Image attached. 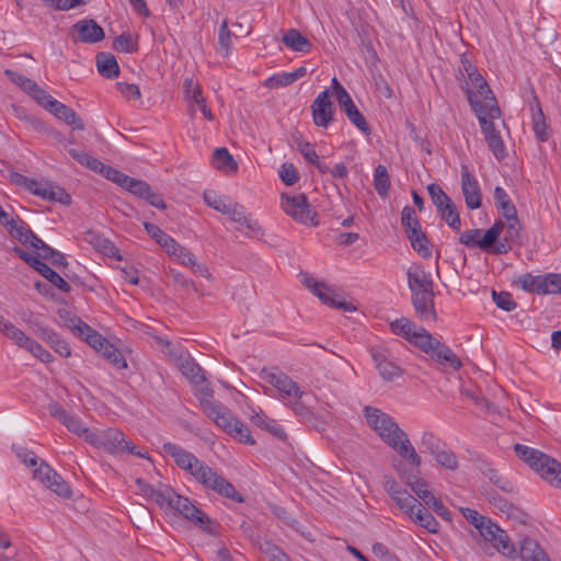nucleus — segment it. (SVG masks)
I'll return each instance as SVG.
<instances>
[{
  "mask_svg": "<svg viewBox=\"0 0 561 561\" xmlns=\"http://www.w3.org/2000/svg\"><path fill=\"white\" fill-rule=\"evenodd\" d=\"M514 450L518 458L535 470L542 479L561 489L560 462L538 449L522 444H515Z\"/></svg>",
  "mask_w": 561,
  "mask_h": 561,
  "instance_id": "f257e3e1",
  "label": "nucleus"
},
{
  "mask_svg": "<svg viewBox=\"0 0 561 561\" xmlns=\"http://www.w3.org/2000/svg\"><path fill=\"white\" fill-rule=\"evenodd\" d=\"M175 364L179 370L192 383L199 389H196V397L204 413L210 415V391L206 383V376L198 364L194 362L191 355L186 352H180L175 357Z\"/></svg>",
  "mask_w": 561,
  "mask_h": 561,
  "instance_id": "f03ea898",
  "label": "nucleus"
},
{
  "mask_svg": "<svg viewBox=\"0 0 561 561\" xmlns=\"http://www.w3.org/2000/svg\"><path fill=\"white\" fill-rule=\"evenodd\" d=\"M87 443L110 454L126 451L141 458L146 457L140 451L135 450V446L126 439L125 434L118 428L108 427L89 433L87 435Z\"/></svg>",
  "mask_w": 561,
  "mask_h": 561,
  "instance_id": "7ed1b4c3",
  "label": "nucleus"
},
{
  "mask_svg": "<svg viewBox=\"0 0 561 561\" xmlns=\"http://www.w3.org/2000/svg\"><path fill=\"white\" fill-rule=\"evenodd\" d=\"M162 450L165 455L170 456L181 469L188 471L205 486L209 485L208 468L193 454L170 442L162 445Z\"/></svg>",
  "mask_w": 561,
  "mask_h": 561,
  "instance_id": "20e7f679",
  "label": "nucleus"
},
{
  "mask_svg": "<svg viewBox=\"0 0 561 561\" xmlns=\"http://www.w3.org/2000/svg\"><path fill=\"white\" fill-rule=\"evenodd\" d=\"M467 99L468 102L477 115V118L480 123L482 134L485 138L492 137L495 134H499L494 126V121L501 118V110L497 105L495 98H489L486 104H482L480 100H478L471 90L467 88Z\"/></svg>",
  "mask_w": 561,
  "mask_h": 561,
  "instance_id": "39448f33",
  "label": "nucleus"
},
{
  "mask_svg": "<svg viewBox=\"0 0 561 561\" xmlns=\"http://www.w3.org/2000/svg\"><path fill=\"white\" fill-rule=\"evenodd\" d=\"M164 493L160 494L164 506L173 508L185 518L195 523L201 528L207 530V524L210 522L209 517L199 511L187 497L179 495L171 489H164Z\"/></svg>",
  "mask_w": 561,
  "mask_h": 561,
  "instance_id": "423d86ee",
  "label": "nucleus"
},
{
  "mask_svg": "<svg viewBox=\"0 0 561 561\" xmlns=\"http://www.w3.org/2000/svg\"><path fill=\"white\" fill-rule=\"evenodd\" d=\"M213 209L226 215L230 220L244 226L254 236H264L263 227L251 217L245 215L244 207L230 197L218 196L213 199Z\"/></svg>",
  "mask_w": 561,
  "mask_h": 561,
  "instance_id": "0eeeda50",
  "label": "nucleus"
},
{
  "mask_svg": "<svg viewBox=\"0 0 561 561\" xmlns=\"http://www.w3.org/2000/svg\"><path fill=\"white\" fill-rule=\"evenodd\" d=\"M147 233L159 243L170 256L175 257L182 264L197 265L196 257L184 247L179 244L172 237L162 231L158 226L144 222Z\"/></svg>",
  "mask_w": 561,
  "mask_h": 561,
  "instance_id": "6e6552de",
  "label": "nucleus"
},
{
  "mask_svg": "<svg viewBox=\"0 0 561 561\" xmlns=\"http://www.w3.org/2000/svg\"><path fill=\"white\" fill-rule=\"evenodd\" d=\"M504 229V222L496 220L493 226L488 229L481 237L480 229H470L463 231L459 237V242L468 248H479L483 251L492 253L494 242L497 241Z\"/></svg>",
  "mask_w": 561,
  "mask_h": 561,
  "instance_id": "1a4fd4ad",
  "label": "nucleus"
},
{
  "mask_svg": "<svg viewBox=\"0 0 561 561\" xmlns=\"http://www.w3.org/2000/svg\"><path fill=\"white\" fill-rule=\"evenodd\" d=\"M301 283L308 288L314 296H317L324 305L342 309L344 311H355L356 308L351 302H346L340 299V296L330 288L325 283L318 282L313 276L308 274H301Z\"/></svg>",
  "mask_w": 561,
  "mask_h": 561,
  "instance_id": "9d476101",
  "label": "nucleus"
},
{
  "mask_svg": "<svg viewBox=\"0 0 561 561\" xmlns=\"http://www.w3.org/2000/svg\"><path fill=\"white\" fill-rule=\"evenodd\" d=\"M213 421L219 428L237 442L250 446L255 444V439L252 437L250 430L231 412L218 410Z\"/></svg>",
  "mask_w": 561,
  "mask_h": 561,
  "instance_id": "9b49d317",
  "label": "nucleus"
},
{
  "mask_svg": "<svg viewBox=\"0 0 561 561\" xmlns=\"http://www.w3.org/2000/svg\"><path fill=\"white\" fill-rule=\"evenodd\" d=\"M363 413L369 427L378 434L385 444L396 435L397 431L401 430L398 423L380 409L367 405Z\"/></svg>",
  "mask_w": 561,
  "mask_h": 561,
  "instance_id": "f8f14e48",
  "label": "nucleus"
},
{
  "mask_svg": "<svg viewBox=\"0 0 561 561\" xmlns=\"http://www.w3.org/2000/svg\"><path fill=\"white\" fill-rule=\"evenodd\" d=\"M282 208L294 220L310 226H317L316 213L312 211L305 194L289 196L282 195Z\"/></svg>",
  "mask_w": 561,
  "mask_h": 561,
  "instance_id": "ddd939ff",
  "label": "nucleus"
},
{
  "mask_svg": "<svg viewBox=\"0 0 561 561\" xmlns=\"http://www.w3.org/2000/svg\"><path fill=\"white\" fill-rule=\"evenodd\" d=\"M34 479L62 499H70L72 491L68 483L49 465L42 461L33 472Z\"/></svg>",
  "mask_w": 561,
  "mask_h": 561,
  "instance_id": "4468645a",
  "label": "nucleus"
},
{
  "mask_svg": "<svg viewBox=\"0 0 561 561\" xmlns=\"http://www.w3.org/2000/svg\"><path fill=\"white\" fill-rule=\"evenodd\" d=\"M73 43L94 44L105 37L104 30L92 19L76 22L70 28Z\"/></svg>",
  "mask_w": 561,
  "mask_h": 561,
  "instance_id": "2eb2a0df",
  "label": "nucleus"
},
{
  "mask_svg": "<svg viewBox=\"0 0 561 561\" xmlns=\"http://www.w3.org/2000/svg\"><path fill=\"white\" fill-rule=\"evenodd\" d=\"M370 354L379 376L385 381H393L396 378L402 376V368L392 360L391 354L388 350L373 348Z\"/></svg>",
  "mask_w": 561,
  "mask_h": 561,
  "instance_id": "dca6fc26",
  "label": "nucleus"
},
{
  "mask_svg": "<svg viewBox=\"0 0 561 561\" xmlns=\"http://www.w3.org/2000/svg\"><path fill=\"white\" fill-rule=\"evenodd\" d=\"M389 447L398 453V455L407 460L412 467L420 468L422 460L411 444L408 434L401 428L387 443Z\"/></svg>",
  "mask_w": 561,
  "mask_h": 561,
  "instance_id": "f3484780",
  "label": "nucleus"
},
{
  "mask_svg": "<svg viewBox=\"0 0 561 561\" xmlns=\"http://www.w3.org/2000/svg\"><path fill=\"white\" fill-rule=\"evenodd\" d=\"M313 123L319 127H328L334 115V105L330 101L329 89L319 93L311 104Z\"/></svg>",
  "mask_w": 561,
  "mask_h": 561,
  "instance_id": "a211bd4d",
  "label": "nucleus"
},
{
  "mask_svg": "<svg viewBox=\"0 0 561 561\" xmlns=\"http://www.w3.org/2000/svg\"><path fill=\"white\" fill-rule=\"evenodd\" d=\"M507 224H504L505 234L502 240L494 242V249H492V254H505L510 250H512L514 244H520L522 242V233H520V224L517 215H515L514 219H506Z\"/></svg>",
  "mask_w": 561,
  "mask_h": 561,
  "instance_id": "6ab92c4d",
  "label": "nucleus"
},
{
  "mask_svg": "<svg viewBox=\"0 0 561 561\" xmlns=\"http://www.w3.org/2000/svg\"><path fill=\"white\" fill-rule=\"evenodd\" d=\"M410 506L411 510L405 508L403 513L408 515L412 522L423 527L431 534L438 533V522L417 499H415V502L413 504H410Z\"/></svg>",
  "mask_w": 561,
  "mask_h": 561,
  "instance_id": "aec40b11",
  "label": "nucleus"
},
{
  "mask_svg": "<svg viewBox=\"0 0 561 561\" xmlns=\"http://www.w3.org/2000/svg\"><path fill=\"white\" fill-rule=\"evenodd\" d=\"M32 194L49 202H58L62 205H69L71 203V196L66 190L49 181H36Z\"/></svg>",
  "mask_w": 561,
  "mask_h": 561,
  "instance_id": "412c9836",
  "label": "nucleus"
},
{
  "mask_svg": "<svg viewBox=\"0 0 561 561\" xmlns=\"http://www.w3.org/2000/svg\"><path fill=\"white\" fill-rule=\"evenodd\" d=\"M461 190L468 208L477 209L481 206L482 195L480 186L467 167H462L461 171Z\"/></svg>",
  "mask_w": 561,
  "mask_h": 561,
  "instance_id": "4be33fe9",
  "label": "nucleus"
},
{
  "mask_svg": "<svg viewBox=\"0 0 561 561\" xmlns=\"http://www.w3.org/2000/svg\"><path fill=\"white\" fill-rule=\"evenodd\" d=\"M408 285L411 294H426L433 291V280L431 276L420 265H412L408 270Z\"/></svg>",
  "mask_w": 561,
  "mask_h": 561,
  "instance_id": "5701e85b",
  "label": "nucleus"
},
{
  "mask_svg": "<svg viewBox=\"0 0 561 561\" xmlns=\"http://www.w3.org/2000/svg\"><path fill=\"white\" fill-rule=\"evenodd\" d=\"M266 380L275 387L284 398L301 399L304 396V392L300 390L298 385L282 371L267 374Z\"/></svg>",
  "mask_w": 561,
  "mask_h": 561,
  "instance_id": "b1692460",
  "label": "nucleus"
},
{
  "mask_svg": "<svg viewBox=\"0 0 561 561\" xmlns=\"http://www.w3.org/2000/svg\"><path fill=\"white\" fill-rule=\"evenodd\" d=\"M412 304L415 314L421 321L435 322L437 313L434 307V293L412 295Z\"/></svg>",
  "mask_w": 561,
  "mask_h": 561,
  "instance_id": "393cba45",
  "label": "nucleus"
},
{
  "mask_svg": "<svg viewBox=\"0 0 561 561\" xmlns=\"http://www.w3.org/2000/svg\"><path fill=\"white\" fill-rule=\"evenodd\" d=\"M426 354L443 367L453 368L454 370L461 368L462 364L459 357L438 340L431 346V350H428Z\"/></svg>",
  "mask_w": 561,
  "mask_h": 561,
  "instance_id": "a878e982",
  "label": "nucleus"
},
{
  "mask_svg": "<svg viewBox=\"0 0 561 561\" xmlns=\"http://www.w3.org/2000/svg\"><path fill=\"white\" fill-rule=\"evenodd\" d=\"M383 489L402 512L405 508L411 510L410 504L415 502V497L402 489L392 477L386 476L383 478Z\"/></svg>",
  "mask_w": 561,
  "mask_h": 561,
  "instance_id": "bb28decb",
  "label": "nucleus"
},
{
  "mask_svg": "<svg viewBox=\"0 0 561 561\" xmlns=\"http://www.w3.org/2000/svg\"><path fill=\"white\" fill-rule=\"evenodd\" d=\"M185 99L191 106V111L198 108L206 119H210V110L207 108L206 99L202 95V91L193 79L186 78L184 81Z\"/></svg>",
  "mask_w": 561,
  "mask_h": 561,
  "instance_id": "cd10ccee",
  "label": "nucleus"
},
{
  "mask_svg": "<svg viewBox=\"0 0 561 561\" xmlns=\"http://www.w3.org/2000/svg\"><path fill=\"white\" fill-rule=\"evenodd\" d=\"M483 541V546L486 547L488 542H491L492 546L503 556L508 558H515L517 556L516 549L507 536V534L501 529L496 525V530L492 529V536H485Z\"/></svg>",
  "mask_w": 561,
  "mask_h": 561,
  "instance_id": "c85d7f7f",
  "label": "nucleus"
},
{
  "mask_svg": "<svg viewBox=\"0 0 561 561\" xmlns=\"http://www.w3.org/2000/svg\"><path fill=\"white\" fill-rule=\"evenodd\" d=\"M232 34L228 27L227 20H224L218 30V42L216 46V64H224L232 54Z\"/></svg>",
  "mask_w": 561,
  "mask_h": 561,
  "instance_id": "c756f323",
  "label": "nucleus"
},
{
  "mask_svg": "<svg viewBox=\"0 0 561 561\" xmlns=\"http://www.w3.org/2000/svg\"><path fill=\"white\" fill-rule=\"evenodd\" d=\"M213 165L227 176L237 174L239 170L237 160L225 147L213 150Z\"/></svg>",
  "mask_w": 561,
  "mask_h": 561,
  "instance_id": "7c9ffc66",
  "label": "nucleus"
},
{
  "mask_svg": "<svg viewBox=\"0 0 561 561\" xmlns=\"http://www.w3.org/2000/svg\"><path fill=\"white\" fill-rule=\"evenodd\" d=\"M530 110L533 130L536 135V138L538 139V141L545 142L549 139V133L547 130L548 126L546 124V117L542 112L541 105L535 93L533 95V103L530 104Z\"/></svg>",
  "mask_w": 561,
  "mask_h": 561,
  "instance_id": "2f4dec72",
  "label": "nucleus"
},
{
  "mask_svg": "<svg viewBox=\"0 0 561 561\" xmlns=\"http://www.w3.org/2000/svg\"><path fill=\"white\" fill-rule=\"evenodd\" d=\"M48 112L54 114L57 118L64 121L73 129L82 130L84 128L82 119L76 114V112L71 107L57 100H55L54 103H50Z\"/></svg>",
  "mask_w": 561,
  "mask_h": 561,
  "instance_id": "473e14b6",
  "label": "nucleus"
},
{
  "mask_svg": "<svg viewBox=\"0 0 561 561\" xmlns=\"http://www.w3.org/2000/svg\"><path fill=\"white\" fill-rule=\"evenodd\" d=\"M291 140L297 150L308 162L312 163L321 173H328L329 167L320 161L319 156L310 142L305 141L300 134H294Z\"/></svg>",
  "mask_w": 561,
  "mask_h": 561,
  "instance_id": "72a5a7b5",
  "label": "nucleus"
},
{
  "mask_svg": "<svg viewBox=\"0 0 561 561\" xmlns=\"http://www.w3.org/2000/svg\"><path fill=\"white\" fill-rule=\"evenodd\" d=\"M467 88L472 91L473 95L482 102V104H486L489 98H495L493 92L491 91L485 79L480 75L479 71L474 72L472 76L466 81L463 87L465 92L467 93Z\"/></svg>",
  "mask_w": 561,
  "mask_h": 561,
  "instance_id": "f704fd0d",
  "label": "nucleus"
},
{
  "mask_svg": "<svg viewBox=\"0 0 561 561\" xmlns=\"http://www.w3.org/2000/svg\"><path fill=\"white\" fill-rule=\"evenodd\" d=\"M460 512L463 517L479 530L483 538L485 536H492V529L496 530V524L481 515L478 511L469 507H460Z\"/></svg>",
  "mask_w": 561,
  "mask_h": 561,
  "instance_id": "c9c22d12",
  "label": "nucleus"
},
{
  "mask_svg": "<svg viewBox=\"0 0 561 561\" xmlns=\"http://www.w3.org/2000/svg\"><path fill=\"white\" fill-rule=\"evenodd\" d=\"M213 491L219 495L233 501L234 503H243L244 497L227 479L213 472Z\"/></svg>",
  "mask_w": 561,
  "mask_h": 561,
  "instance_id": "e433bc0d",
  "label": "nucleus"
},
{
  "mask_svg": "<svg viewBox=\"0 0 561 561\" xmlns=\"http://www.w3.org/2000/svg\"><path fill=\"white\" fill-rule=\"evenodd\" d=\"M250 421L255 426L268 432L271 435L285 440L287 438V435L285 431L282 428L279 424L273 419H270L267 415L260 412H253L250 416Z\"/></svg>",
  "mask_w": 561,
  "mask_h": 561,
  "instance_id": "4c0bfd02",
  "label": "nucleus"
},
{
  "mask_svg": "<svg viewBox=\"0 0 561 561\" xmlns=\"http://www.w3.org/2000/svg\"><path fill=\"white\" fill-rule=\"evenodd\" d=\"M282 42L286 47L297 53H309L312 47L310 41L296 28L287 30Z\"/></svg>",
  "mask_w": 561,
  "mask_h": 561,
  "instance_id": "58836bf2",
  "label": "nucleus"
},
{
  "mask_svg": "<svg viewBox=\"0 0 561 561\" xmlns=\"http://www.w3.org/2000/svg\"><path fill=\"white\" fill-rule=\"evenodd\" d=\"M95 64L99 73L104 78L113 79L119 75V66L111 53H99L95 57Z\"/></svg>",
  "mask_w": 561,
  "mask_h": 561,
  "instance_id": "ea45409f",
  "label": "nucleus"
},
{
  "mask_svg": "<svg viewBox=\"0 0 561 561\" xmlns=\"http://www.w3.org/2000/svg\"><path fill=\"white\" fill-rule=\"evenodd\" d=\"M519 557L523 561H550L538 542L530 538H525L520 542Z\"/></svg>",
  "mask_w": 561,
  "mask_h": 561,
  "instance_id": "a19ab883",
  "label": "nucleus"
},
{
  "mask_svg": "<svg viewBox=\"0 0 561 561\" xmlns=\"http://www.w3.org/2000/svg\"><path fill=\"white\" fill-rule=\"evenodd\" d=\"M0 332L22 348H24L31 340L22 330L5 320L2 316H0Z\"/></svg>",
  "mask_w": 561,
  "mask_h": 561,
  "instance_id": "79ce46f5",
  "label": "nucleus"
},
{
  "mask_svg": "<svg viewBox=\"0 0 561 561\" xmlns=\"http://www.w3.org/2000/svg\"><path fill=\"white\" fill-rule=\"evenodd\" d=\"M494 201L497 209L505 219H514L515 215H517V210L504 188L500 186L495 187Z\"/></svg>",
  "mask_w": 561,
  "mask_h": 561,
  "instance_id": "37998d69",
  "label": "nucleus"
},
{
  "mask_svg": "<svg viewBox=\"0 0 561 561\" xmlns=\"http://www.w3.org/2000/svg\"><path fill=\"white\" fill-rule=\"evenodd\" d=\"M413 250H415L423 257L431 256L432 252L427 247L426 234L421 230V227L413 228L407 233Z\"/></svg>",
  "mask_w": 561,
  "mask_h": 561,
  "instance_id": "c03bdc74",
  "label": "nucleus"
},
{
  "mask_svg": "<svg viewBox=\"0 0 561 561\" xmlns=\"http://www.w3.org/2000/svg\"><path fill=\"white\" fill-rule=\"evenodd\" d=\"M136 483H137V486H138L139 492H140L144 496H146V497H148V499L152 500V501H153V502H156L160 507H164V502H162V500H161V497H160V496H161L160 494L164 493V492H163V491H164V489H171L169 485H167V484H159V486H158V488H154L153 485H151V484H149V483L145 482V481H144V480H141V479H137V480H136Z\"/></svg>",
  "mask_w": 561,
  "mask_h": 561,
  "instance_id": "a18cd8bd",
  "label": "nucleus"
},
{
  "mask_svg": "<svg viewBox=\"0 0 561 561\" xmlns=\"http://www.w3.org/2000/svg\"><path fill=\"white\" fill-rule=\"evenodd\" d=\"M374 187L380 197H387L390 188V179L387 168L378 164L374 173Z\"/></svg>",
  "mask_w": 561,
  "mask_h": 561,
  "instance_id": "49530a36",
  "label": "nucleus"
},
{
  "mask_svg": "<svg viewBox=\"0 0 561 561\" xmlns=\"http://www.w3.org/2000/svg\"><path fill=\"white\" fill-rule=\"evenodd\" d=\"M257 547L271 561H290L278 546L267 539L259 540Z\"/></svg>",
  "mask_w": 561,
  "mask_h": 561,
  "instance_id": "de8ad7c7",
  "label": "nucleus"
},
{
  "mask_svg": "<svg viewBox=\"0 0 561 561\" xmlns=\"http://www.w3.org/2000/svg\"><path fill=\"white\" fill-rule=\"evenodd\" d=\"M436 341L437 339H435L427 330L417 328L409 342L426 354Z\"/></svg>",
  "mask_w": 561,
  "mask_h": 561,
  "instance_id": "09e8293b",
  "label": "nucleus"
},
{
  "mask_svg": "<svg viewBox=\"0 0 561 561\" xmlns=\"http://www.w3.org/2000/svg\"><path fill=\"white\" fill-rule=\"evenodd\" d=\"M68 152L77 162L94 172H99V170L103 168V162L92 157L88 152L80 151L73 148L69 149Z\"/></svg>",
  "mask_w": 561,
  "mask_h": 561,
  "instance_id": "8fccbe9b",
  "label": "nucleus"
},
{
  "mask_svg": "<svg viewBox=\"0 0 561 561\" xmlns=\"http://www.w3.org/2000/svg\"><path fill=\"white\" fill-rule=\"evenodd\" d=\"M85 241L91 243L96 250L104 253L107 256H113L116 249L114 244L107 239L103 238L100 234L89 231L85 236Z\"/></svg>",
  "mask_w": 561,
  "mask_h": 561,
  "instance_id": "3c124183",
  "label": "nucleus"
},
{
  "mask_svg": "<svg viewBox=\"0 0 561 561\" xmlns=\"http://www.w3.org/2000/svg\"><path fill=\"white\" fill-rule=\"evenodd\" d=\"M102 355L116 368L124 369L127 367V363L123 354L119 352V350L112 344L110 341L106 343V345L100 351Z\"/></svg>",
  "mask_w": 561,
  "mask_h": 561,
  "instance_id": "603ef678",
  "label": "nucleus"
},
{
  "mask_svg": "<svg viewBox=\"0 0 561 561\" xmlns=\"http://www.w3.org/2000/svg\"><path fill=\"white\" fill-rule=\"evenodd\" d=\"M7 231L11 237L16 239L23 245L28 244V239L31 238L30 234L33 233L27 224L20 218H18L16 221Z\"/></svg>",
  "mask_w": 561,
  "mask_h": 561,
  "instance_id": "864d4df0",
  "label": "nucleus"
},
{
  "mask_svg": "<svg viewBox=\"0 0 561 561\" xmlns=\"http://www.w3.org/2000/svg\"><path fill=\"white\" fill-rule=\"evenodd\" d=\"M440 214V217L445 222L451 227L453 229L459 231L460 229V217L456 209V206L450 201L446 205L442 206V208H437Z\"/></svg>",
  "mask_w": 561,
  "mask_h": 561,
  "instance_id": "5fc2aeb1",
  "label": "nucleus"
},
{
  "mask_svg": "<svg viewBox=\"0 0 561 561\" xmlns=\"http://www.w3.org/2000/svg\"><path fill=\"white\" fill-rule=\"evenodd\" d=\"M390 327H391V331L394 334L401 335L408 341H410V339L412 337V335L419 328L407 318H400V319L392 321Z\"/></svg>",
  "mask_w": 561,
  "mask_h": 561,
  "instance_id": "6e6d98bb",
  "label": "nucleus"
},
{
  "mask_svg": "<svg viewBox=\"0 0 561 561\" xmlns=\"http://www.w3.org/2000/svg\"><path fill=\"white\" fill-rule=\"evenodd\" d=\"M518 285L526 291L542 295V275L524 274L519 276Z\"/></svg>",
  "mask_w": 561,
  "mask_h": 561,
  "instance_id": "4d7b16f0",
  "label": "nucleus"
},
{
  "mask_svg": "<svg viewBox=\"0 0 561 561\" xmlns=\"http://www.w3.org/2000/svg\"><path fill=\"white\" fill-rule=\"evenodd\" d=\"M433 457L445 469L456 470L458 468L457 456L450 449L439 448L433 454Z\"/></svg>",
  "mask_w": 561,
  "mask_h": 561,
  "instance_id": "13d9d810",
  "label": "nucleus"
},
{
  "mask_svg": "<svg viewBox=\"0 0 561 561\" xmlns=\"http://www.w3.org/2000/svg\"><path fill=\"white\" fill-rule=\"evenodd\" d=\"M407 484L412 489L417 497L424 502L425 505H428L435 499V495L427 489V483L424 480H407Z\"/></svg>",
  "mask_w": 561,
  "mask_h": 561,
  "instance_id": "bf43d9fd",
  "label": "nucleus"
},
{
  "mask_svg": "<svg viewBox=\"0 0 561 561\" xmlns=\"http://www.w3.org/2000/svg\"><path fill=\"white\" fill-rule=\"evenodd\" d=\"M39 274L62 293H69L71 286L51 267L46 265Z\"/></svg>",
  "mask_w": 561,
  "mask_h": 561,
  "instance_id": "052dcab7",
  "label": "nucleus"
},
{
  "mask_svg": "<svg viewBox=\"0 0 561 561\" xmlns=\"http://www.w3.org/2000/svg\"><path fill=\"white\" fill-rule=\"evenodd\" d=\"M27 94L32 96L36 101L38 105L44 107L46 111L49 110L50 103H54L56 99L49 95L44 89H42L35 81L34 87H30L26 91Z\"/></svg>",
  "mask_w": 561,
  "mask_h": 561,
  "instance_id": "680f3d73",
  "label": "nucleus"
},
{
  "mask_svg": "<svg viewBox=\"0 0 561 561\" xmlns=\"http://www.w3.org/2000/svg\"><path fill=\"white\" fill-rule=\"evenodd\" d=\"M100 174H102L105 179L114 182L115 184L119 185L121 187H125L130 176L127 174L121 172L119 170L106 165L103 163V168L99 170Z\"/></svg>",
  "mask_w": 561,
  "mask_h": 561,
  "instance_id": "e2e57ef3",
  "label": "nucleus"
},
{
  "mask_svg": "<svg viewBox=\"0 0 561 561\" xmlns=\"http://www.w3.org/2000/svg\"><path fill=\"white\" fill-rule=\"evenodd\" d=\"M561 293V274L542 275V295Z\"/></svg>",
  "mask_w": 561,
  "mask_h": 561,
  "instance_id": "0e129e2a",
  "label": "nucleus"
},
{
  "mask_svg": "<svg viewBox=\"0 0 561 561\" xmlns=\"http://www.w3.org/2000/svg\"><path fill=\"white\" fill-rule=\"evenodd\" d=\"M68 325L76 335H78L79 337H81L84 341H87L90 335L95 333V330L92 329L85 322H83L80 318H71L69 320Z\"/></svg>",
  "mask_w": 561,
  "mask_h": 561,
  "instance_id": "69168bd1",
  "label": "nucleus"
},
{
  "mask_svg": "<svg viewBox=\"0 0 561 561\" xmlns=\"http://www.w3.org/2000/svg\"><path fill=\"white\" fill-rule=\"evenodd\" d=\"M124 188L131 193L134 196L144 199L146 194L149 193L150 185L142 180L129 178Z\"/></svg>",
  "mask_w": 561,
  "mask_h": 561,
  "instance_id": "338daca9",
  "label": "nucleus"
},
{
  "mask_svg": "<svg viewBox=\"0 0 561 561\" xmlns=\"http://www.w3.org/2000/svg\"><path fill=\"white\" fill-rule=\"evenodd\" d=\"M427 191L436 208H442V206L446 205L451 201L448 197V195L443 191V188L436 183H431L427 186Z\"/></svg>",
  "mask_w": 561,
  "mask_h": 561,
  "instance_id": "774afa93",
  "label": "nucleus"
}]
</instances>
